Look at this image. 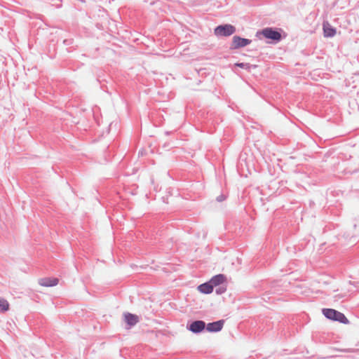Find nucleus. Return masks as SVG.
<instances>
[{
	"label": "nucleus",
	"instance_id": "10",
	"mask_svg": "<svg viewBox=\"0 0 359 359\" xmlns=\"http://www.w3.org/2000/svg\"><path fill=\"white\" fill-rule=\"evenodd\" d=\"M250 43V41L247 39H243L239 36H233V46L236 48L245 46Z\"/></svg>",
	"mask_w": 359,
	"mask_h": 359
},
{
	"label": "nucleus",
	"instance_id": "13",
	"mask_svg": "<svg viewBox=\"0 0 359 359\" xmlns=\"http://www.w3.org/2000/svg\"><path fill=\"white\" fill-rule=\"evenodd\" d=\"M236 65L238 66V67H242V68H246V69H249L250 68V65L248 64L236 63Z\"/></svg>",
	"mask_w": 359,
	"mask_h": 359
},
{
	"label": "nucleus",
	"instance_id": "11",
	"mask_svg": "<svg viewBox=\"0 0 359 359\" xmlns=\"http://www.w3.org/2000/svg\"><path fill=\"white\" fill-rule=\"evenodd\" d=\"M198 290L203 294H210L213 291V287L209 281L208 283L200 285L198 287Z\"/></svg>",
	"mask_w": 359,
	"mask_h": 359
},
{
	"label": "nucleus",
	"instance_id": "3",
	"mask_svg": "<svg viewBox=\"0 0 359 359\" xmlns=\"http://www.w3.org/2000/svg\"><path fill=\"white\" fill-rule=\"evenodd\" d=\"M261 34L266 38L269 39H271L276 41H278L281 39V34L273 30L272 28H265L262 32Z\"/></svg>",
	"mask_w": 359,
	"mask_h": 359
},
{
	"label": "nucleus",
	"instance_id": "8",
	"mask_svg": "<svg viewBox=\"0 0 359 359\" xmlns=\"http://www.w3.org/2000/svg\"><path fill=\"white\" fill-rule=\"evenodd\" d=\"M323 33L325 37H332L336 34V29L327 22H323Z\"/></svg>",
	"mask_w": 359,
	"mask_h": 359
},
{
	"label": "nucleus",
	"instance_id": "6",
	"mask_svg": "<svg viewBox=\"0 0 359 359\" xmlns=\"http://www.w3.org/2000/svg\"><path fill=\"white\" fill-rule=\"evenodd\" d=\"M58 279L56 278H44L39 280V283L43 287H52L58 284Z\"/></svg>",
	"mask_w": 359,
	"mask_h": 359
},
{
	"label": "nucleus",
	"instance_id": "4",
	"mask_svg": "<svg viewBox=\"0 0 359 359\" xmlns=\"http://www.w3.org/2000/svg\"><path fill=\"white\" fill-rule=\"evenodd\" d=\"M205 328V323L203 320H196L191 323L189 330L194 333L202 332Z\"/></svg>",
	"mask_w": 359,
	"mask_h": 359
},
{
	"label": "nucleus",
	"instance_id": "9",
	"mask_svg": "<svg viewBox=\"0 0 359 359\" xmlns=\"http://www.w3.org/2000/svg\"><path fill=\"white\" fill-rule=\"evenodd\" d=\"M123 316L126 323L130 327L135 325L139 321V317L135 314L126 313Z\"/></svg>",
	"mask_w": 359,
	"mask_h": 359
},
{
	"label": "nucleus",
	"instance_id": "1",
	"mask_svg": "<svg viewBox=\"0 0 359 359\" xmlns=\"http://www.w3.org/2000/svg\"><path fill=\"white\" fill-rule=\"evenodd\" d=\"M323 313L326 318L330 320H337L344 324L348 323V320L346 317L342 313L334 309H323Z\"/></svg>",
	"mask_w": 359,
	"mask_h": 359
},
{
	"label": "nucleus",
	"instance_id": "2",
	"mask_svg": "<svg viewBox=\"0 0 359 359\" xmlns=\"http://www.w3.org/2000/svg\"><path fill=\"white\" fill-rule=\"evenodd\" d=\"M236 31L233 26L231 25H220L215 28V34L217 36H230Z\"/></svg>",
	"mask_w": 359,
	"mask_h": 359
},
{
	"label": "nucleus",
	"instance_id": "14",
	"mask_svg": "<svg viewBox=\"0 0 359 359\" xmlns=\"http://www.w3.org/2000/svg\"><path fill=\"white\" fill-rule=\"evenodd\" d=\"M225 290H226L225 287H222V289L219 288V290H217V293L220 294V293H222L223 292H224Z\"/></svg>",
	"mask_w": 359,
	"mask_h": 359
},
{
	"label": "nucleus",
	"instance_id": "7",
	"mask_svg": "<svg viewBox=\"0 0 359 359\" xmlns=\"http://www.w3.org/2000/svg\"><path fill=\"white\" fill-rule=\"evenodd\" d=\"M226 280V278L223 274H218L215 276H213L210 280V283L212 285V287L218 286L219 285L223 284Z\"/></svg>",
	"mask_w": 359,
	"mask_h": 359
},
{
	"label": "nucleus",
	"instance_id": "5",
	"mask_svg": "<svg viewBox=\"0 0 359 359\" xmlns=\"http://www.w3.org/2000/svg\"><path fill=\"white\" fill-rule=\"evenodd\" d=\"M224 324V320H220L216 322L208 323L206 326V329L208 332H219L220 331Z\"/></svg>",
	"mask_w": 359,
	"mask_h": 359
},
{
	"label": "nucleus",
	"instance_id": "12",
	"mask_svg": "<svg viewBox=\"0 0 359 359\" xmlns=\"http://www.w3.org/2000/svg\"><path fill=\"white\" fill-rule=\"evenodd\" d=\"M9 304L4 299H0V311L4 312L8 309Z\"/></svg>",
	"mask_w": 359,
	"mask_h": 359
}]
</instances>
